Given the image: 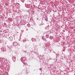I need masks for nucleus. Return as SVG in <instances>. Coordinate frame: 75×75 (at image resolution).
<instances>
[{
	"label": "nucleus",
	"mask_w": 75,
	"mask_h": 75,
	"mask_svg": "<svg viewBox=\"0 0 75 75\" xmlns=\"http://www.w3.org/2000/svg\"><path fill=\"white\" fill-rule=\"evenodd\" d=\"M21 61L23 62V63H24V62L25 61V58L24 57H22L21 58Z\"/></svg>",
	"instance_id": "f257e3e1"
},
{
	"label": "nucleus",
	"mask_w": 75,
	"mask_h": 75,
	"mask_svg": "<svg viewBox=\"0 0 75 75\" xmlns=\"http://www.w3.org/2000/svg\"><path fill=\"white\" fill-rule=\"evenodd\" d=\"M25 6L27 8H31V5L30 4H28L26 6V4H25Z\"/></svg>",
	"instance_id": "f03ea898"
},
{
	"label": "nucleus",
	"mask_w": 75,
	"mask_h": 75,
	"mask_svg": "<svg viewBox=\"0 0 75 75\" xmlns=\"http://www.w3.org/2000/svg\"><path fill=\"white\" fill-rule=\"evenodd\" d=\"M8 38L10 41H13V38L12 36H10V37H8Z\"/></svg>",
	"instance_id": "7ed1b4c3"
},
{
	"label": "nucleus",
	"mask_w": 75,
	"mask_h": 75,
	"mask_svg": "<svg viewBox=\"0 0 75 75\" xmlns=\"http://www.w3.org/2000/svg\"><path fill=\"white\" fill-rule=\"evenodd\" d=\"M13 44L14 46H16V47L17 46V43L16 42H13Z\"/></svg>",
	"instance_id": "20e7f679"
},
{
	"label": "nucleus",
	"mask_w": 75,
	"mask_h": 75,
	"mask_svg": "<svg viewBox=\"0 0 75 75\" xmlns=\"http://www.w3.org/2000/svg\"><path fill=\"white\" fill-rule=\"evenodd\" d=\"M20 43H17L16 48H20Z\"/></svg>",
	"instance_id": "39448f33"
},
{
	"label": "nucleus",
	"mask_w": 75,
	"mask_h": 75,
	"mask_svg": "<svg viewBox=\"0 0 75 75\" xmlns=\"http://www.w3.org/2000/svg\"><path fill=\"white\" fill-rule=\"evenodd\" d=\"M12 60L13 61V62H15V61H16V57H13L12 58Z\"/></svg>",
	"instance_id": "423d86ee"
},
{
	"label": "nucleus",
	"mask_w": 75,
	"mask_h": 75,
	"mask_svg": "<svg viewBox=\"0 0 75 75\" xmlns=\"http://www.w3.org/2000/svg\"><path fill=\"white\" fill-rule=\"evenodd\" d=\"M42 40H44V41H46V38H45V36H43L42 37Z\"/></svg>",
	"instance_id": "0eeeda50"
},
{
	"label": "nucleus",
	"mask_w": 75,
	"mask_h": 75,
	"mask_svg": "<svg viewBox=\"0 0 75 75\" xmlns=\"http://www.w3.org/2000/svg\"><path fill=\"white\" fill-rule=\"evenodd\" d=\"M45 37L47 38H49V36H48V35L46 34L45 35Z\"/></svg>",
	"instance_id": "6e6552de"
},
{
	"label": "nucleus",
	"mask_w": 75,
	"mask_h": 75,
	"mask_svg": "<svg viewBox=\"0 0 75 75\" xmlns=\"http://www.w3.org/2000/svg\"><path fill=\"white\" fill-rule=\"evenodd\" d=\"M27 3H28V4H31V1H28Z\"/></svg>",
	"instance_id": "1a4fd4ad"
},
{
	"label": "nucleus",
	"mask_w": 75,
	"mask_h": 75,
	"mask_svg": "<svg viewBox=\"0 0 75 75\" xmlns=\"http://www.w3.org/2000/svg\"><path fill=\"white\" fill-rule=\"evenodd\" d=\"M49 38L50 40H52V36H50V38Z\"/></svg>",
	"instance_id": "9d476101"
},
{
	"label": "nucleus",
	"mask_w": 75,
	"mask_h": 75,
	"mask_svg": "<svg viewBox=\"0 0 75 75\" xmlns=\"http://www.w3.org/2000/svg\"><path fill=\"white\" fill-rule=\"evenodd\" d=\"M35 12L33 10H32L31 12V13H33V14H34V13Z\"/></svg>",
	"instance_id": "9b49d317"
},
{
	"label": "nucleus",
	"mask_w": 75,
	"mask_h": 75,
	"mask_svg": "<svg viewBox=\"0 0 75 75\" xmlns=\"http://www.w3.org/2000/svg\"><path fill=\"white\" fill-rule=\"evenodd\" d=\"M27 26H28V27H30V24H27Z\"/></svg>",
	"instance_id": "f8f14e48"
},
{
	"label": "nucleus",
	"mask_w": 75,
	"mask_h": 75,
	"mask_svg": "<svg viewBox=\"0 0 75 75\" xmlns=\"http://www.w3.org/2000/svg\"><path fill=\"white\" fill-rule=\"evenodd\" d=\"M45 20L46 21H48V19L47 18H46L45 19Z\"/></svg>",
	"instance_id": "ddd939ff"
},
{
	"label": "nucleus",
	"mask_w": 75,
	"mask_h": 75,
	"mask_svg": "<svg viewBox=\"0 0 75 75\" xmlns=\"http://www.w3.org/2000/svg\"><path fill=\"white\" fill-rule=\"evenodd\" d=\"M1 52H3V51H4V50H3V49H1Z\"/></svg>",
	"instance_id": "4468645a"
},
{
	"label": "nucleus",
	"mask_w": 75,
	"mask_h": 75,
	"mask_svg": "<svg viewBox=\"0 0 75 75\" xmlns=\"http://www.w3.org/2000/svg\"><path fill=\"white\" fill-rule=\"evenodd\" d=\"M5 6H8V4H6Z\"/></svg>",
	"instance_id": "2eb2a0df"
},
{
	"label": "nucleus",
	"mask_w": 75,
	"mask_h": 75,
	"mask_svg": "<svg viewBox=\"0 0 75 75\" xmlns=\"http://www.w3.org/2000/svg\"><path fill=\"white\" fill-rule=\"evenodd\" d=\"M40 70H42V68H40L39 69Z\"/></svg>",
	"instance_id": "dca6fc26"
},
{
	"label": "nucleus",
	"mask_w": 75,
	"mask_h": 75,
	"mask_svg": "<svg viewBox=\"0 0 75 75\" xmlns=\"http://www.w3.org/2000/svg\"><path fill=\"white\" fill-rule=\"evenodd\" d=\"M33 39H34L33 38H32V41H33Z\"/></svg>",
	"instance_id": "f3484780"
},
{
	"label": "nucleus",
	"mask_w": 75,
	"mask_h": 75,
	"mask_svg": "<svg viewBox=\"0 0 75 75\" xmlns=\"http://www.w3.org/2000/svg\"><path fill=\"white\" fill-rule=\"evenodd\" d=\"M29 11H30V10H31V8H30V9H29Z\"/></svg>",
	"instance_id": "a211bd4d"
},
{
	"label": "nucleus",
	"mask_w": 75,
	"mask_h": 75,
	"mask_svg": "<svg viewBox=\"0 0 75 75\" xmlns=\"http://www.w3.org/2000/svg\"><path fill=\"white\" fill-rule=\"evenodd\" d=\"M9 50H11V48H10Z\"/></svg>",
	"instance_id": "6ab92c4d"
},
{
	"label": "nucleus",
	"mask_w": 75,
	"mask_h": 75,
	"mask_svg": "<svg viewBox=\"0 0 75 75\" xmlns=\"http://www.w3.org/2000/svg\"><path fill=\"white\" fill-rule=\"evenodd\" d=\"M22 31H24V30H22Z\"/></svg>",
	"instance_id": "aec40b11"
},
{
	"label": "nucleus",
	"mask_w": 75,
	"mask_h": 75,
	"mask_svg": "<svg viewBox=\"0 0 75 75\" xmlns=\"http://www.w3.org/2000/svg\"><path fill=\"white\" fill-rule=\"evenodd\" d=\"M43 57H44V55H43Z\"/></svg>",
	"instance_id": "412c9836"
},
{
	"label": "nucleus",
	"mask_w": 75,
	"mask_h": 75,
	"mask_svg": "<svg viewBox=\"0 0 75 75\" xmlns=\"http://www.w3.org/2000/svg\"><path fill=\"white\" fill-rule=\"evenodd\" d=\"M17 33H18V32H17Z\"/></svg>",
	"instance_id": "4be33fe9"
},
{
	"label": "nucleus",
	"mask_w": 75,
	"mask_h": 75,
	"mask_svg": "<svg viewBox=\"0 0 75 75\" xmlns=\"http://www.w3.org/2000/svg\"><path fill=\"white\" fill-rule=\"evenodd\" d=\"M8 37L9 36V35H8Z\"/></svg>",
	"instance_id": "5701e85b"
},
{
	"label": "nucleus",
	"mask_w": 75,
	"mask_h": 75,
	"mask_svg": "<svg viewBox=\"0 0 75 75\" xmlns=\"http://www.w3.org/2000/svg\"><path fill=\"white\" fill-rule=\"evenodd\" d=\"M74 75H75V74H74Z\"/></svg>",
	"instance_id": "b1692460"
},
{
	"label": "nucleus",
	"mask_w": 75,
	"mask_h": 75,
	"mask_svg": "<svg viewBox=\"0 0 75 75\" xmlns=\"http://www.w3.org/2000/svg\"><path fill=\"white\" fill-rule=\"evenodd\" d=\"M23 32V31H22Z\"/></svg>",
	"instance_id": "393cba45"
},
{
	"label": "nucleus",
	"mask_w": 75,
	"mask_h": 75,
	"mask_svg": "<svg viewBox=\"0 0 75 75\" xmlns=\"http://www.w3.org/2000/svg\"><path fill=\"white\" fill-rule=\"evenodd\" d=\"M23 32V31H22Z\"/></svg>",
	"instance_id": "a878e982"
}]
</instances>
